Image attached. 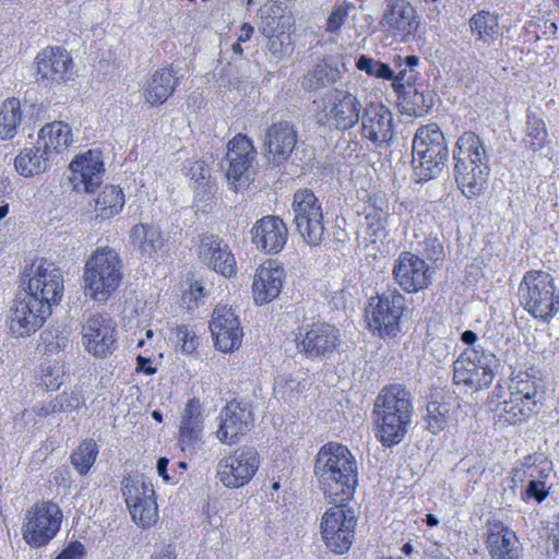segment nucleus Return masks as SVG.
<instances>
[{
    "label": "nucleus",
    "instance_id": "obj_26",
    "mask_svg": "<svg viewBox=\"0 0 559 559\" xmlns=\"http://www.w3.org/2000/svg\"><path fill=\"white\" fill-rule=\"evenodd\" d=\"M72 182L76 190L93 192L103 182L105 173L102 152L90 150L70 164Z\"/></svg>",
    "mask_w": 559,
    "mask_h": 559
},
{
    "label": "nucleus",
    "instance_id": "obj_11",
    "mask_svg": "<svg viewBox=\"0 0 559 559\" xmlns=\"http://www.w3.org/2000/svg\"><path fill=\"white\" fill-rule=\"evenodd\" d=\"M62 512L58 504L46 501L33 506L25 514L22 536L33 548L47 545L59 532Z\"/></svg>",
    "mask_w": 559,
    "mask_h": 559
},
{
    "label": "nucleus",
    "instance_id": "obj_32",
    "mask_svg": "<svg viewBox=\"0 0 559 559\" xmlns=\"http://www.w3.org/2000/svg\"><path fill=\"white\" fill-rule=\"evenodd\" d=\"M166 239L158 225L138 223L130 228L129 246L141 257L155 258L165 247Z\"/></svg>",
    "mask_w": 559,
    "mask_h": 559
},
{
    "label": "nucleus",
    "instance_id": "obj_40",
    "mask_svg": "<svg viewBox=\"0 0 559 559\" xmlns=\"http://www.w3.org/2000/svg\"><path fill=\"white\" fill-rule=\"evenodd\" d=\"M341 79V71L328 62L316 64L304 75L301 85L306 91H317L333 85Z\"/></svg>",
    "mask_w": 559,
    "mask_h": 559
},
{
    "label": "nucleus",
    "instance_id": "obj_24",
    "mask_svg": "<svg viewBox=\"0 0 559 559\" xmlns=\"http://www.w3.org/2000/svg\"><path fill=\"white\" fill-rule=\"evenodd\" d=\"M210 329L219 350L228 353L241 345L243 332L231 308L222 305L216 306L210 322Z\"/></svg>",
    "mask_w": 559,
    "mask_h": 559
},
{
    "label": "nucleus",
    "instance_id": "obj_34",
    "mask_svg": "<svg viewBox=\"0 0 559 559\" xmlns=\"http://www.w3.org/2000/svg\"><path fill=\"white\" fill-rule=\"evenodd\" d=\"M179 78L170 68L156 70L143 84V96L152 106L164 104L174 93Z\"/></svg>",
    "mask_w": 559,
    "mask_h": 559
},
{
    "label": "nucleus",
    "instance_id": "obj_61",
    "mask_svg": "<svg viewBox=\"0 0 559 559\" xmlns=\"http://www.w3.org/2000/svg\"><path fill=\"white\" fill-rule=\"evenodd\" d=\"M254 33V27L250 23H242L240 27V34L238 36L239 41H248Z\"/></svg>",
    "mask_w": 559,
    "mask_h": 559
},
{
    "label": "nucleus",
    "instance_id": "obj_29",
    "mask_svg": "<svg viewBox=\"0 0 559 559\" xmlns=\"http://www.w3.org/2000/svg\"><path fill=\"white\" fill-rule=\"evenodd\" d=\"M200 258L224 276L236 273V260L228 246L217 236L203 235L199 247Z\"/></svg>",
    "mask_w": 559,
    "mask_h": 559
},
{
    "label": "nucleus",
    "instance_id": "obj_36",
    "mask_svg": "<svg viewBox=\"0 0 559 559\" xmlns=\"http://www.w3.org/2000/svg\"><path fill=\"white\" fill-rule=\"evenodd\" d=\"M73 142L72 130L63 121H53L44 126L37 139V144L45 148L46 155L60 154L66 151Z\"/></svg>",
    "mask_w": 559,
    "mask_h": 559
},
{
    "label": "nucleus",
    "instance_id": "obj_39",
    "mask_svg": "<svg viewBox=\"0 0 559 559\" xmlns=\"http://www.w3.org/2000/svg\"><path fill=\"white\" fill-rule=\"evenodd\" d=\"M52 157L46 155L45 148L37 144L34 147L24 148L14 159V166L17 173L24 177H33L44 173L48 167V162Z\"/></svg>",
    "mask_w": 559,
    "mask_h": 559
},
{
    "label": "nucleus",
    "instance_id": "obj_56",
    "mask_svg": "<svg viewBox=\"0 0 559 559\" xmlns=\"http://www.w3.org/2000/svg\"><path fill=\"white\" fill-rule=\"evenodd\" d=\"M84 546L80 542L70 543L56 559H82L84 556Z\"/></svg>",
    "mask_w": 559,
    "mask_h": 559
},
{
    "label": "nucleus",
    "instance_id": "obj_25",
    "mask_svg": "<svg viewBox=\"0 0 559 559\" xmlns=\"http://www.w3.org/2000/svg\"><path fill=\"white\" fill-rule=\"evenodd\" d=\"M252 243L258 250L276 254L287 242L288 229L282 218L266 215L257 221L251 228Z\"/></svg>",
    "mask_w": 559,
    "mask_h": 559
},
{
    "label": "nucleus",
    "instance_id": "obj_27",
    "mask_svg": "<svg viewBox=\"0 0 559 559\" xmlns=\"http://www.w3.org/2000/svg\"><path fill=\"white\" fill-rule=\"evenodd\" d=\"M36 73L41 80L63 82L71 78L72 58L62 47H46L35 59Z\"/></svg>",
    "mask_w": 559,
    "mask_h": 559
},
{
    "label": "nucleus",
    "instance_id": "obj_33",
    "mask_svg": "<svg viewBox=\"0 0 559 559\" xmlns=\"http://www.w3.org/2000/svg\"><path fill=\"white\" fill-rule=\"evenodd\" d=\"M258 28L262 35L292 31L295 26L293 13L281 2L269 1L258 11Z\"/></svg>",
    "mask_w": 559,
    "mask_h": 559
},
{
    "label": "nucleus",
    "instance_id": "obj_3",
    "mask_svg": "<svg viewBox=\"0 0 559 559\" xmlns=\"http://www.w3.org/2000/svg\"><path fill=\"white\" fill-rule=\"evenodd\" d=\"M414 406L411 392L402 384L384 386L378 394L373 415L377 438L384 447L399 444L412 423Z\"/></svg>",
    "mask_w": 559,
    "mask_h": 559
},
{
    "label": "nucleus",
    "instance_id": "obj_44",
    "mask_svg": "<svg viewBox=\"0 0 559 559\" xmlns=\"http://www.w3.org/2000/svg\"><path fill=\"white\" fill-rule=\"evenodd\" d=\"M526 119L527 127L524 143L532 151L537 152L548 142L546 124L543 119L538 118L533 112H528Z\"/></svg>",
    "mask_w": 559,
    "mask_h": 559
},
{
    "label": "nucleus",
    "instance_id": "obj_12",
    "mask_svg": "<svg viewBox=\"0 0 559 559\" xmlns=\"http://www.w3.org/2000/svg\"><path fill=\"white\" fill-rule=\"evenodd\" d=\"M294 222L301 237L311 246L319 245L324 235L321 203L310 189H299L293 197Z\"/></svg>",
    "mask_w": 559,
    "mask_h": 559
},
{
    "label": "nucleus",
    "instance_id": "obj_9",
    "mask_svg": "<svg viewBox=\"0 0 559 559\" xmlns=\"http://www.w3.org/2000/svg\"><path fill=\"white\" fill-rule=\"evenodd\" d=\"M334 503L321 519V535L326 548L343 555L349 550L355 536L357 519L355 511L347 504L348 501L331 500Z\"/></svg>",
    "mask_w": 559,
    "mask_h": 559
},
{
    "label": "nucleus",
    "instance_id": "obj_20",
    "mask_svg": "<svg viewBox=\"0 0 559 559\" xmlns=\"http://www.w3.org/2000/svg\"><path fill=\"white\" fill-rule=\"evenodd\" d=\"M392 275L408 294L426 289L431 283L430 267L424 259L409 251H402L394 261Z\"/></svg>",
    "mask_w": 559,
    "mask_h": 559
},
{
    "label": "nucleus",
    "instance_id": "obj_35",
    "mask_svg": "<svg viewBox=\"0 0 559 559\" xmlns=\"http://www.w3.org/2000/svg\"><path fill=\"white\" fill-rule=\"evenodd\" d=\"M360 103L354 94L335 90L334 103L330 110V117L340 130L354 128L361 117Z\"/></svg>",
    "mask_w": 559,
    "mask_h": 559
},
{
    "label": "nucleus",
    "instance_id": "obj_62",
    "mask_svg": "<svg viewBox=\"0 0 559 559\" xmlns=\"http://www.w3.org/2000/svg\"><path fill=\"white\" fill-rule=\"evenodd\" d=\"M394 80L401 85L411 84L414 81V75L413 72H409V70L403 69L399 72Z\"/></svg>",
    "mask_w": 559,
    "mask_h": 559
},
{
    "label": "nucleus",
    "instance_id": "obj_58",
    "mask_svg": "<svg viewBox=\"0 0 559 559\" xmlns=\"http://www.w3.org/2000/svg\"><path fill=\"white\" fill-rule=\"evenodd\" d=\"M136 371L147 376L156 373V368L151 366V359L139 355L136 357Z\"/></svg>",
    "mask_w": 559,
    "mask_h": 559
},
{
    "label": "nucleus",
    "instance_id": "obj_38",
    "mask_svg": "<svg viewBox=\"0 0 559 559\" xmlns=\"http://www.w3.org/2000/svg\"><path fill=\"white\" fill-rule=\"evenodd\" d=\"M201 404L198 400H190L183 411L180 425V443L182 450L193 447L200 439L202 431Z\"/></svg>",
    "mask_w": 559,
    "mask_h": 559
},
{
    "label": "nucleus",
    "instance_id": "obj_16",
    "mask_svg": "<svg viewBox=\"0 0 559 559\" xmlns=\"http://www.w3.org/2000/svg\"><path fill=\"white\" fill-rule=\"evenodd\" d=\"M81 333L84 349L95 358H106L117 349V328L106 314H91Z\"/></svg>",
    "mask_w": 559,
    "mask_h": 559
},
{
    "label": "nucleus",
    "instance_id": "obj_30",
    "mask_svg": "<svg viewBox=\"0 0 559 559\" xmlns=\"http://www.w3.org/2000/svg\"><path fill=\"white\" fill-rule=\"evenodd\" d=\"M487 549L491 559H522V548L516 535L500 521L488 523Z\"/></svg>",
    "mask_w": 559,
    "mask_h": 559
},
{
    "label": "nucleus",
    "instance_id": "obj_18",
    "mask_svg": "<svg viewBox=\"0 0 559 559\" xmlns=\"http://www.w3.org/2000/svg\"><path fill=\"white\" fill-rule=\"evenodd\" d=\"M255 156L253 143L246 135L237 134L228 142L226 158L229 166L226 176L236 190L252 180Z\"/></svg>",
    "mask_w": 559,
    "mask_h": 559
},
{
    "label": "nucleus",
    "instance_id": "obj_23",
    "mask_svg": "<svg viewBox=\"0 0 559 559\" xmlns=\"http://www.w3.org/2000/svg\"><path fill=\"white\" fill-rule=\"evenodd\" d=\"M221 425L216 432L221 442L237 443L240 436L250 430L253 415L249 404L233 400L221 411Z\"/></svg>",
    "mask_w": 559,
    "mask_h": 559
},
{
    "label": "nucleus",
    "instance_id": "obj_57",
    "mask_svg": "<svg viewBox=\"0 0 559 559\" xmlns=\"http://www.w3.org/2000/svg\"><path fill=\"white\" fill-rule=\"evenodd\" d=\"M51 333L45 336V342H47V347L49 350L53 349H66L69 346V340L64 335H56V343L49 340Z\"/></svg>",
    "mask_w": 559,
    "mask_h": 559
},
{
    "label": "nucleus",
    "instance_id": "obj_43",
    "mask_svg": "<svg viewBox=\"0 0 559 559\" xmlns=\"http://www.w3.org/2000/svg\"><path fill=\"white\" fill-rule=\"evenodd\" d=\"M97 455V443L93 439H86L72 452L70 461L81 476H86Z\"/></svg>",
    "mask_w": 559,
    "mask_h": 559
},
{
    "label": "nucleus",
    "instance_id": "obj_41",
    "mask_svg": "<svg viewBox=\"0 0 559 559\" xmlns=\"http://www.w3.org/2000/svg\"><path fill=\"white\" fill-rule=\"evenodd\" d=\"M124 205V195L120 188L106 186L95 201L97 217L108 219L119 214Z\"/></svg>",
    "mask_w": 559,
    "mask_h": 559
},
{
    "label": "nucleus",
    "instance_id": "obj_49",
    "mask_svg": "<svg viewBox=\"0 0 559 559\" xmlns=\"http://www.w3.org/2000/svg\"><path fill=\"white\" fill-rule=\"evenodd\" d=\"M84 405V397L80 391L63 392L52 400L51 409L72 412Z\"/></svg>",
    "mask_w": 559,
    "mask_h": 559
},
{
    "label": "nucleus",
    "instance_id": "obj_54",
    "mask_svg": "<svg viewBox=\"0 0 559 559\" xmlns=\"http://www.w3.org/2000/svg\"><path fill=\"white\" fill-rule=\"evenodd\" d=\"M460 465H461V468L464 471L468 483L476 484L480 479V477L485 471V467L483 466L480 461L471 463V460L463 459V460H461Z\"/></svg>",
    "mask_w": 559,
    "mask_h": 559
},
{
    "label": "nucleus",
    "instance_id": "obj_59",
    "mask_svg": "<svg viewBox=\"0 0 559 559\" xmlns=\"http://www.w3.org/2000/svg\"><path fill=\"white\" fill-rule=\"evenodd\" d=\"M366 218L367 219H370L372 218L373 221H376L379 225L383 226V224H385L388 222V218H389V214L383 211L382 209H373L372 212L368 213L366 215Z\"/></svg>",
    "mask_w": 559,
    "mask_h": 559
},
{
    "label": "nucleus",
    "instance_id": "obj_19",
    "mask_svg": "<svg viewBox=\"0 0 559 559\" xmlns=\"http://www.w3.org/2000/svg\"><path fill=\"white\" fill-rule=\"evenodd\" d=\"M63 276L53 263L40 260L32 264V274L28 280L27 294L37 297L39 301L52 305L58 304L63 295Z\"/></svg>",
    "mask_w": 559,
    "mask_h": 559
},
{
    "label": "nucleus",
    "instance_id": "obj_45",
    "mask_svg": "<svg viewBox=\"0 0 559 559\" xmlns=\"http://www.w3.org/2000/svg\"><path fill=\"white\" fill-rule=\"evenodd\" d=\"M290 34L292 31H281L273 35H263L267 38V51L274 59L282 60L289 57L293 52L294 47Z\"/></svg>",
    "mask_w": 559,
    "mask_h": 559
},
{
    "label": "nucleus",
    "instance_id": "obj_4",
    "mask_svg": "<svg viewBox=\"0 0 559 559\" xmlns=\"http://www.w3.org/2000/svg\"><path fill=\"white\" fill-rule=\"evenodd\" d=\"M509 399L498 402L496 413L507 424L515 425L535 414L543 403L544 385L528 372H519L510 379Z\"/></svg>",
    "mask_w": 559,
    "mask_h": 559
},
{
    "label": "nucleus",
    "instance_id": "obj_13",
    "mask_svg": "<svg viewBox=\"0 0 559 559\" xmlns=\"http://www.w3.org/2000/svg\"><path fill=\"white\" fill-rule=\"evenodd\" d=\"M50 313L47 301L41 302L26 292L19 293L10 309V331L16 337L28 336L43 326Z\"/></svg>",
    "mask_w": 559,
    "mask_h": 559
},
{
    "label": "nucleus",
    "instance_id": "obj_64",
    "mask_svg": "<svg viewBox=\"0 0 559 559\" xmlns=\"http://www.w3.org/2000/svg\"><path fill=\"white\" fill-rule=\"evenodd\" d=\"M477 338V334L472 330L464 331L460 337V340L466 345H475Z\"/></svg>",
    "mask_w": 559,
    "mask_h": 559
},
{
    "label": "nucleus",
    "instance_id": "obj_7",
    "mask_svg": "<svg viewBox=\"0 0 559 559\" xmlns=\"http://www.w3.org/2000/svg\"><path fill=\"white\" fill-rule=\"evenodd\" d=\"M518 294L522 307L535 319L547 322L559 312V288L547 272H526Z\"/></svg>",
    "mask_w": 559,
    "mask_h": 559
},
{
    "label": "nucleus",
    "instance_id": "obj_46",
    "mask_svg": "<svg viewBox=\"0 0 559 559\" xmlns=\"http://www.w3.org/2000/svg\"><path fill=\"white\" fill-rule=\"evenodd\" d=\"M190 176L191 179L194 180L198 185V189H203L204 195L210 200L213 198L215 192V186L212 185L211 178V169L206 165L204 160H195L190 166Z\"/></svg>",
    "mask_w": 559,
    "mask_h": 559
},
{
    "label": "nucleus",
    "instance_id": "obj_22",
    "mask_svg": "<svg viewBox=\"0 0 559 559\" xmlns=\"http://www.w3.org/2000/svg\"><path fill=\"white\" fill-rule=\"evenodd\" d=\"M380 25L386 33L406 43L417 32L419 16L407 0H389Z\"/></svg>",
    "mask_w": 559,
    "mask_h": 559
},
{
    "label": "nucleus",
    "instance_id": "obj_28",
    "mask_svg": "<svg viewBox=\"0 0 559 559\" xmlns=\"http://www.w3.org/2000/svg\"><path fill=\"white\" fill-rule=\"evenodd\" d=\"M298 141V132L289 121L282 120L272 123L265 132L264 145L273 162L286 160Z\"/></svg>",
    "mask_w": 559,
    "mask_h": 559
},
{
    "label": "nucleus",
    "instance_id": "obj_42",
    "mask_svg": "<svg viewBox=\"0 0 559 559\" xmlns=\"http://www.w3.org/2000/svg\"><path fill=\"white\" fill-rule=\"evenodd\" d=\"M469 27L477 35L476 41L489 45L500 35L498 17L488 12L479 11L469 20Z\"/></svg>",
    "mask_w": 559,
    "mask_h": 559
},
{
    "label": "nucleus",
    "instance_id": "obj_8",
    "mask_svg": "<svg viewBox=\"0 0 559 559\" xmlns=\"http://www.w3.org/2000/svg\"><path fill=\"white\" fill-rule=\"evenodd\" d=\"M499 367V359L490 350L466 348L453 362V382L474 392L488 388Z\"/></svg>",
    "mask_w": 559,
    "mask_h": 559
},
{
    "label": "nucleus",
    "instance_id": "obj_60",
    "mask_svg": "<svg viewBox=\"0 0 559 559\" xmlns=\"http://www.w3.org/2000/svg\"><path fill=\"white\" fill-rule=\"evenodd\" d=\"M421 559H450V558L444 556L438 546L432 545L424 551Z\"/></svg>",
    "mask_w": 559,
    "mask_h": 559
},
{
    "label": "nucleus",
    "instance_id": "obj_31",
    "mask_svg": "<svg viewBox=\"0 0 559 559\" xmlns=\"http://www.w3.org/2000/svg\"><path fill=\"white\" fill-rule=\"evenodd\" d=\"M284 274V269L273 260L260 265L252 284V293L257 304H267L280 295Z\"/></svg>",
    "mask_w": 559,
    "mask_h": 559
},
{
    "label": "nucleus",
    "instance_id": "obj_1",
    "mask_svg": "<svg viewBox=\"0 0 559 559\" xmlns=\"http://www.w3.org/2000/svg\"><path fill=\"white\" fill-rule=\"evenodd\" d=\"M314 473L328 498L349 501L358 484V465L347 447L329 442L317 454Z\"/></svg>",
    "mask_w": 559,
    "mask_h": 559
},
{
    "label": "nucleus",
    "instance_id": "obj_51",
    "mask_svg": "<svg viewBox=\"0 0 559 559\" xmlns=\"http://www.w3.org/2000/svg\"><path fill=\"white\" fill-rule=\"evenodd\" d=\"M305 384L300 381H297L292 376H278L274 382V390L282 394L283 397L285 395H290L293 392H301L305 389Z\"/></svg>",
    "mask_w": 559,
    "mask_h": 559
},
{
    "label": "nucleus",
    "instance_id": "obj_21",
    "mask_svg": "<svg viewBox=\"0 0 559 559\" xmlns=\"http://www.w3.org/2000/svg\"><path fill=\"white\" fill-rule=\"evenodd\" d=\"M361 134L376 146L390 145L395 134V123L392 111L382 103H368L359 119Z\"/></svg>",
    "mask_w": 559,
    "mask_h": 559
},
{
    "label": "nucleus",
    "instance_id": "obj_55",
    "mask_svg": "<svg viewBox=\"0 0 559 559\" xmlns=\"http://www.w3.org/2000/svg\"><path fill=\"white\" fill-rule=\"evenodd\" d=\"M424 252L429 260L439 261L443 259V246L437 238H427L424 241Z\"/></svg>",
    "mask_w": 559,
    "mask_h": 559
},
{
    "label": "nucleus",
    "instance_id": "obj_17",
    "mask_svg": "<svg viewBox=\"0 0 559 559\" xmlns=\"http://www.w3.org/2000/svg\"><path fill=\"white\" fill-rule=\"evenodd\" d=\"M297 348L309 359L329 358L340 344V333L325 322L306 324L296 336Z\"/></svg>",
    "mask_w": 559,
    "mask_h": 559
},
{
    "label": "nucleus",
    "instance_id": "obj_50",
    "mask_svg": "<svg viewBox=\"0 0 559 559\" xmlns=\"http://www.w3.org/2000/svg\"><path fill=\"white\" fill-rule=\"evenodd\" d=\"M353 8L354 5L349 2L336 5L326 20V32L336 33L347 21L349 10Z\"/></svg>",
    "mask_w": 559,
    "mask_h": 559
},
{
    "label": "nucleus",
    "instance_id": "obj_10",
    "mask_svg": "<svg viewBox=\"0 0 559 559\" xmlns=\"http://www.w3.org/2000/svg\"><path fill=\"white\" fill-rule=\"evenodd\" d=\"M405 301V297L397 290L371 297L366 308V319L370 330L381 338L396 336L401 332Z\"/></svg>",
    "mask_w": 559,
    "mask_h": 559
},
{
    "label": "nucleus",
    "instance_id": "obj_47",
    "mask_svg": "<svg viewBox=\"0 0 559 559\" xmlns=\"http://www.w3.org/2000/svg\"><path fill=\"white\" fill-rule=\"evenodd\" d=\"M175 335L176 350L183 354H191L198 346L195 333L186 325H178L173 331Z\"/></svg>",
    "mask_w": 559,
    "mask_h": 559
},
{
    "label": "nucleus",
    "instance_id": "obj_63",
    "mask_svg": "<svg viewBox=\"0 0 559 559\" xmlns=\"http://www.w3.org/2000/svg\"><path fill=\"white\" fill-rule=\"evenodd\" d=\"M549 539L554 544L556 548L559 547V513L556 516V522L554 523V526L551 527Z\"/></svg>",
    "mask_w": 559,
    "mask_h": 559
},
{
    "label": "nucleus",
    "instance_id": "obj_53",
    "mask_svg": "<svg viewBox=\"0 0 559 559\" xmlns=\"http://www.w3.org/2000/svg\"><path fill=\"white\" fill-rule=\"evenodd\" d=\"M549 495L546 488V483L542 479H531L527 484L525 496L526 498L534 499L537 502H543Z\"/></svg>",
    "mask_w": 559,
    "mask_h": 559
},
{
    "label": "nucleus",
    "instance_id": "obj_48",
    "mask_svg": "<svg viewBox=\"0 0 559 559\" xmlns=\"http://www.w3.org/2000/svg\"><path fill=\"white\" fill-rule=\"evenodd\" d=\"M356 66L359 70L365 71L367 74L376 78L388 80L394 78L393 71L388 64L364 55L358 58Z\"/></svg>",
    "mask_w": 559,
    "mask_h": 559
},
{
    "label": "nucleus",
    "instance_id": "obj_5",
    "mask_svg": "<svg viewBox=\"0 0 559 559\" xmlns=\"http://www.w3.org/2000/svg\"><path fill=\"white\" fill-rule=\"evenodd\" d=\"M122 263L110 247L97 248L84 266V293L95 301H106L122 280Z\"/></svg>",
    "mask_w": 559,
    "mask_h": 559
},
{
    "label": "nucleus",
    "instance_id": "obj_15",
    "mask_svg": "<svg viewBox=\"0 0 559 559\" xmlns=\"http://www.w3.org/2000/svg\"><path fill=\"white\" fill-rule=\"evenodd\" d=\"M122 493L133 521L150 527L158 518L154 489L151 483L131 476L122 480Z\"/></svg>",
    "mask_w": 559,
    "mask_h": 559
},
{
    "label": "nucleus",
    "instance_id": "obj_37",
    "mask_svg": "<svg viewBox=\"0 0 559 559\" xmlns=\"http://www.w3.org/2000/svg\"><path fill=\"white\" fill-rule=\"evenodd\" d=\"M25 119L26 105L15 97L5 99L0 107V139H13Z\"/></svg>",
    "mask_w": 559,
    "mask_h": 559
},
{
    "label": "nucleus",
    "instance_id": "obj_52",
    "mask_svg": "<svg viewBox=\"0 0 559 559\" xmlns=\"http://www.w3.org/2000/svg\"><path fill=\"white\" fill-rule=\"evenodd\" d=\"M427 428L432 433H438L445 426V417L439 412V406L437 404H432L427 408Z\"/></svg>",
    "mask_w": 559,
    "mask_h": 559
},
{
    "label": "nucleus",
    "instance_id": "obj_14",
    "mask_svg": "<svg viewBox=\"0 0 559 559\" xmlns=\"http://www.w3.org/2000/svg\"><path fill=\"white\" fill-rule=\"evenodd\" d=\"M259 465L258 451L251 447H242L219 460L217 478L228 488H241L252 479Z\"/></svg>",
    "mask_w": 559,
    "mask_h": 559
},
{
    "label": "nucleus",
    "instance_id": "obj_2",
    "mask_svg": "<svg viewBox=\"0 0 559 559\" xmlns=\"http://www.w3.org/2000/svg\"><path fill=\"white\" fill-rule=\"evenodd\" d=\"M453 176L467 199L479 197L487 188L490 156L484 140L472 131L459 136L453 150Z\"/></svg>",
    "mask_w": 559,
    "mask_h": 559
},
{
    "label": "nucleus",
    "instance_id": "obj_6",
    "mask_svg": "<svg viewBox=\"0 0 559 559\" xmlns=\"http://www.w3.org/2000/svg\"><path fill=\"white\" fill-rule=\"evenodd\" d=\"M448 160L445 139L436 123L418 128L413 139V168L416 181L425 182L438 177Z\"/></svg>",
    "mask_w": 559,
    "mask_h": 559
}]
</instances>
